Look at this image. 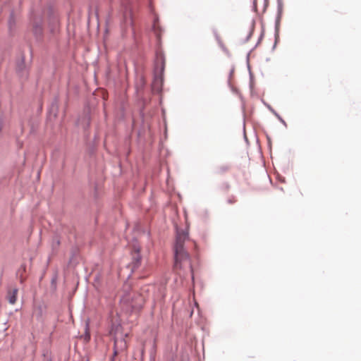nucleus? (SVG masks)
<instances>
[{"label": "nucleus", "mask_w": 361, "mask_h": 361, "mask_svg": "<svg viewBox=\"0 0 361 361\" xmlns=\"http://www.w3.org/2000/svg\"><path fill=\"white\" fill-rule=\"evenodd\" d=\"M140 299L141 297L136 293L132 291L128 285L124 286L123 290L120 293L121 302L132 308L137 307L138 305L137 300Z\"/></svg>", "instance_id": "2"}, {"label": "nucleus", "mask_w": 361, "mask_h": 361, "mask_svg": "<svg viewBox=\"0 0 361 361\" xmlns=\"http://www.w3.org/2000/svg\"><path fill=\"white\" fill-rule=\"evenodd\" d=\"M127 348V342L123 336L121 335V336H118V334H116L114 337V355H116L119 353L125 351Z\"/></svg>", "instance_id": "3"}, {"label": "nucleus", "mask_w": 361, "mask_h": 361, "mask_svg": "<svg viewBox=\"0 0 361 361\" xmlns=\"http://www.w3.org/2000/svg\"><path fill=\"white\" fill-rule=\"evenodd\" d=\"M186 242L190 243L195 247H196V243L190 240L189 238L188 228L185 230H177L176 243L174 245V267L176 269H181L184 265H188L190 269H192L189 255L184 247V244Z\"/></svg>", "instance_id": "1"}, {"label": "nucleus", "mask_w": 361, "mask_h": 361, "mask_svg": "<svg viewBox=\"0 0 361 361\" xmlns=\"http://www.w3.org/2000/svg\"><path fill=\"white\" fill-rule=\"evenodd\" d=\"M259 1H261L263 3L262 5V10L265 8L266 6V0H253V7L255 11H258V3Z\"/></svg>", "instance_id": "5"}, {"label": "nucleus", "mask_w": 361, "mask_h": 361, "mask_svg": "<svg viewBox=\"0 0 361 361\" xmlns=\"http://www.w3.org/2000/svg\"><path fill=\"white\" fill-rule=\"evenodd\" d=\"M235 202H236V200L233 197H232L231 199L228 200V202L231 203V204H233V203H234Z\"/></svg>", "instance_id": "7"}, {"label": "nucleus", "mask_w": 361, "mask_h": 361, "mask_svg": "<svg viewBox=\"0 0 361 361\" xmlns=\"http://www.w3.org/2000/svg\"><path fill=\"white\" fill-rule=\"evenodd\" d=\"M36 32H41V28L39 27V28H36V30H35Z\"/></svg>", "instance_id": "8"}, {"label": "nucleus", "mask_w": 361, "mask_h": 361, "mask_svg": "<svg viewBox=\"0 0 361 361\" xmlns=\"http://www.w3.org/2000/svg\"><path fill=\"white\" fill-rule=\"evenodd\" d=\"M18 289L17 288H9L7 291L6 299L11 305H14L17 301Z\"/></svg>", "instance_id": "4"}, {"label": "nucleus", "mask_w": 361, "mask_h": 361, "mask_svg": "<svg viewBox=\"0 0 361 361\" xmlns=\"http://www.w3.org/2000/svg\"><path fill=\"white\" fill-rule=\"evenodd\" d=\"M154 32H155L157 36L159 37V31H158V29L157 28L156 24H154Z\"/></svg>", "instance_id": "6"}]
</instances>
